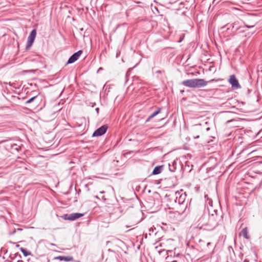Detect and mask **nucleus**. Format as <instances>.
<instances>
[{
    "instance_id": "nucleus-1",
    "label": "nucleus",
    "mask_w": 262,
    "mask_h": 262,
    "mask_svg": "<svg viewBox=\"0 0 262 262\" xmlns=\"http://www.w3.org/2000/svg\"><path fill=\"white\" fill-rule=\"evenodd\" d=\"M194 213L199 217L198 220V227L201 229L203 228L206 230L209 213L205 211V207L204 206H201L195 210Z\"/></svg>"
},
{
    "instance_id": "nucleus-2",
    "label": "nucleus",
    "mask_w": 262,
    "mask_h": 262,
    "mask_svg": "<svg viewBox=\"0 0 262 262\" xmlns=\"http://www.w3.org/2000/svg\"><path fill=\"white\" fill-rule=\"evenodd\" d=\"M222 215L217 214V211L214 210L213 213H210L208 216L207 230H212L217 226L222 221Z\"/></svg>"
},
{
    "instance_id": "nucleus-3",
    "label": "nucleus",
    "mask_w": 262,
    "mask_h": 262,
    "mask_svg": "<svg viewBox=\"0 0 262 262\" xmlns=\"http://www.w3.org/2000/svg\"><path fill=\"white\" fill-rule=\"evenodd\" d=\"M214 79H211L209 81H207L204 79L195 78L184 80L182 84L189 88H202L207 85L208 82L213 81Z\"/></svg>"
},
{
    "instance_id": "nucleus-4",
    "label": "nucleus",
    "mask_w": 262,
    "mask_h": 262,
    "mask_svg": "<svg viewBox=\"0 0 262 262\" xmlns=\"http://www.w3.org/2000/svg\"><path fill=\"white\" fill-rule=\"evenodd\" d=\"M36 36V30L35 29H33L30 33L29 36H28L27 42L26 43V49H29L32 45L34 41Z\"/></svg>"
},
{
    "instance_id": "nucleus-5",
    "label": "nucleus",
    "mask_w": 262,
    "mask_h": 262,
    "mask_svg": "<svg viewBox=\"0 0 262 262\" xmlns=\"http://www.w3.org/2000/svg\"><path fill=\"white\" fill-rule=\"evenodd\" d=\"M83 215V214L80 213H73L71 214H64L62 217L65 220L75 221Z\"/></svg>"
},
{
    "instance_id": "nucleus-6",
    "label": "nucleus",
    "mask_w": 262,
    "mask_h": 262,
    "mask_svg": "<svg viewBox=\"0 0 262 262\" xmlns=\"http://www.w3.org/2000/svg\"><path fill=\"white\" fill-rule=\"evenodd\" d=\"M228 82L231 84L232 88L233 89L237 90L241 88L235 75H232L230 76Z\"/></svg>"
},
{
    "instance_id": "nucleus-7",
    "label": "nucleus",
    "mask_w": 262,
    "mask_h": 262,
    "mask_svg": "<svg viewBox=\"0 0 262 262\" xmlns=\"http://www.w3.org/2000/svg\"><path fill=\"white\" fill-rule=\"evenodd\" d=\"M107 128H108V126L107 125H102L100 127L97 129L94 132L92 136L93 137H98V136H102L106 133Z\"/></svg>"
},
{
    "instance_id": "nucleus-8",
    "label": "nucleus",
    "mask_w": 262,
    "mask_h": 262,
    "mask_svg": "<svg viewBox=\"0 0 262 262\" xmlns=\"http://www.w3.org/2000/svg\"><path fill=\"white\" fill-rule=\"evenodd\" d=\"M186 197V194L185 193H181V192H176V200L175 202L179 204H182Z\"/></svg>"
},
{
    "instance_id": "nucleus-9",
    "label": "nucleus",
    "mask_w": 262,
    "mask_h": 262,
    "mask_svg": "<svg viewBox=\"0 0 262 262\" xmlns=\"http://www.w3.org/2000/svg\"><path fill=\"white\" fill-rule=\"evenodd\" d=\"M82 53V51L81 50H79L77 52L73 54L69 59L67 63L70 64L74 63L76 61L79 57V56Z\"/></svg>"
},
{
    "instance_id": "nucleus-10",
    "label": "nucleus",
    "mask_w": 262,
    "mask_h": 262,
    "mask_svg": "<svg viewBox=\"0 0 262 262\" xmlns=\"http://www.w3.org/2000/svg\"><path fill=\"white\" fill-rule=\"evenodd\" d=\"M55 258L60 260H64L65 261H72L73 259V257L70 256H59L56 257Z\"/></svg>"
},
{
    "instance_id": "nucleus-11",
    "label": "nucleus",
    "mask_w": 262,
    "mask_h": 262,
    "mask_svg": "<svg viewBox=\"0 0 262 262\" xmlns=\"http://www.w3.org/2000/svg\"><path fill=\"white\" fill-rule=\"evenodd\" d=\"M165 262H178V256L168 255L165 258Z\"/></svg>"
},
{
    "instance_id": "nucleus-12",
    "label": "nucleus",
    "mask_w": 262,
    "mask_h": 262,
    "mask_svg": "<svg viewBox=\"0 0 262 262\" xmlns=\"http://www.w3.org/2000/svg\"><path fill=\"white\" fill-rule=\"evenodd\" d=\"M160 111L161 108L159 107L158 108L156 111L148 116L147 119L146 120V122H149L152 118L157 116L160 112Z\"/></svg>"
},
{
    "instance_id": "nucleus-13",
    "label": "nucleus",
    "mask_w": 262,
    "mask_h": 262,
    "mask_svg": "<svg viewBox=\"0 0 262 262\" xmlns=\"http://www.w3.org/2000/svg\"><path fill=\"white\" fill-rule=\"evenodd\" d=\"M163 167L162 166H157L154 169L152 173L154 175H156L160 173L162 171Z\"/></svg>"
},
{
    "instance_id": "nucleus-14",
    "label": "nucleus",
    "mask_w": 262,
    "mask_h": 262,
    "mask_svg": "<svg viewBox=\"0 0 262 262\" xmlns=\"http://www.w3.org/2000/svg\"><path fill=\"white\" fill-rule=\"evenodd\" d=\"M256 24V21H250V20H248L246 23H245V26L248 28H251L254 27Z\"/></svg>"
},
{
    "instance_id": "nucleus-15",
    "label": "nucleus",
    "mask_w": 262,
    "mask_h": 262,
    "mask_svg": "<svg viewBox=\"0 0 262 262\" xmlns=\"http://www.w3.org/2000/svg\"><path fill=\"white\" fill-rule=\"evenodd\" d=\"M242 233L243 236L245 238L249 239L250 238V237L248 235V230H247V228H245L243 229V230L242 231Z\"/></svg>"
},
{
    "instance_id": "nucleus-16",
    "label": "nucleus",
    "mask_w": 262,
    "mask_h": 262,
    "mask_svg": "<svg viewBox=\"0 0 262 262\" xmlns=\"http://www.w3.org/2000/svg\"><path fill=\"white\" fill-rule=\"evenodd\" d=\"M20 250L22 252L25 256H27L28 255H31V254L30 252L28 251L26 249H24V248H20Z\"/></svg>"
},
{
    "instance_id": "nucleus-17",
    "label": "nucleus",
    "mask_w": 262,
    "mask_h": 262,
    "mask_svg": "<svg viewBox=\"0 0 262 262\" xmlns=\"http://www.w3.org/2000/svg\"><path fill=\"white\" fill-rule=\"evenodd\" d=\"M37 97V96H34L32 98H31L30 99H29V100H28L25 103L26 104H28V103H31L34 100H35Z\"/></svg>"
},
{
    "instance_id": "nucleus-18",
    "label": "nucleus",
    "mask_w": 262,
    "mask_h": 262,
    "mask_svg": "<svg viewBox=\"0 0 262 262\" xmlns=\"http://www.w3.org/2000/svg\"><path fill=\"white\" fill-rule=\"evenodd\" d=\"M235 121H236V120L235 119H231V120L227 121L226 122V124L227 125L230 123L235 122Z\"/></svg>"
},
{
    "instance_id": "nucleus-19",
    "label": "nucleus",
    "mask_w": 262,
    "mask_h": 262,
    "mask_svg": "<svg viewBox=\"0 0 262 262\" xmlns=\"http://www.w3.org/2000/svg\"><path fill=\"white\" fill-rule=\"evenodd\" d=\"M95 110H96V111L97 113V114H98V113H99V108H98V107H97V108L95 109Z\"/></svg>"
},
{
    "instance_id": "nucleus-20",
    "label": "nucleus",
    "mask_w": 262,
    "mask_h": 262,
    "mask_svg": "<svg viewBox=\"0 0 262 262\" xmlns=\"http://www.w3.org/2000/svg\"><path fill=\"white\" fill-rule=\"evenodd\" d=\"M194 138L195 139H197V138H199V136H194Z\"/></svg>"
},
{
    "instance_id": "nucleus-21",
    "label": "nucleus",
    "mask_w": 262,
    "mask_h": 262,
    "mask_svg": "<svg viewBox=\"0 0 262 262\" xmlns=\"http://www.w3.org/2000/svg\"><path fill=\"white\" fill-rule=\"evenodd\" d=\"M210 243L208 242V243H207V245L208 246L209 245H210Z\"/></svg>"
},
{
    "instance_id": "nucleus-22",
    "label": "nucleus",
    "mask_w": 262,
    "mask_h": 262,
    "mask_svg": "<svg viewBox=\"0 0 262 262\" xmlns=\"http://www.w3.org/2000/svg\"><path fill=\"white\" fill-rule=\"evenodd\" d=\"M209 129H210V128H209V127H207V128H206V130H207V131H208Z\"/></svg>"
},
{
    "instance_id": "nucleus-23",
    "label": "nucleus",
    "mask_w": 262,
    "mask_h": 262,
    "mask_svg": "<svg viewBox=\"0 0 262 262\" xmlns=\"http://www.w3.org/2000/svg\"><path fill=\"white\" fill-rule=\"evenodd\" d=\"M102 199H103V200H106V199L104 198V196H103V197H102Z\"/></svg>"
},
{
    "instance_id": "nucleus-24",
    "label": "nucleus",
    "mask_w": 262,
    "mask_h": 262,
    "mask_svg": "<svg viewBox=\"0 0 262 262\" xmlns=\"http://www.w3.org/2000/svg\"><path fill=\"white\" fill-rule=\"evenodd\" d=\"M101 193H104V191H101Z\"/></svg>"
},
{
    "instance_id": "nucleus-25",
    "label": "nucleus",
    "mask_w": 262,
    "mask_h": 262,
    "mask_svg": "<svg viewBox=\"0 0 262 262\" xmlns=\"http://www.w3.org/2000/svg\"><path fill=\"white\" fill-rule=\"evenodd\" d=\"M202 241L201 239H200L199 242L201 243Z\"/></svg>"
},
{
    "instance_id": "nucleus-26",
    "label": "nucleus",
    "mask_w": 262,
    "mask_h": 262,
    "mask_svg": "<svg viewBox=\"0 0 262 262\" xmlns=\"http://www.w3.org/2000/svg\"><path fill=\"white\" fill-rule=\"evenodd\" d=\"M51 245H52V246H54L55 245H54V244H51Z\"/></svg>"
}]
</instances>
